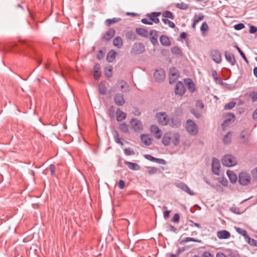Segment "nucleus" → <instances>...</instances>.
Listing matches in <instances>:
<instances>
[{
	"label": "nucleus",
	"instance_id": "nucleus-1",
	"mask_svg": "<svg viewBox=\"0 0 257 257\" xmlns=\"http://www.w3.org/2000/svg\"><path fill=\"white\" fill-rule=\"evenodd\" d=\"M161 15V12H152L150 14H147L146 16L148 17L149 19L143 18L141 20V22L144 24L150 25H152L153 23L158 24L160 22L158 17Z\"/></svg>",
	"mask_w": 257,
	"mask_h": 257
},
{
	"label": "nucleus",
	"instance_id": "nucleus-2",
	"mask_svg": "<svg viewBox=\"0 0 257 257\" xmlns=\"http://www.w3.org/2000/svg\"><path fill=\"white\" fill-rule=\"evenodd\" d=\"M222 163L223 165L230 167L235 166L237 164V160L232 155H225L223 157Z\"/></svg>",
	"mask_w": 257,
	"mask_h": 257
},
{
	"label": "nucleus",
	"instance_id": "nucleus-3",
	"mask_svg": "<svg viewBox=\"0 0 257 257\" xmlns=\"http://www.w3.org/2000/svg\"><path fill=\"white\" fill-rule=\"evenodd\" d=\"M187 131L191 135L195 136L198 132L197 125L191 119H188L186 123Z\"/></svg>",
	"mask_w": 257,
	"mask_h": 257
},
{
	"label": "nucleus",
	"instance_id": "nucleus-4",
	"mask_svg": "<svg viewBox=\"0 0 257 257\" xmlns=\"http://www.w3.org/2000/svg\"><path fill=\"white\" fill-rule=\"evenodd\" d=\"M156 118L159 124L166 125L168 124L170 118L165 112H159L156 114Z\"/></svg>",
	"mask_w": 257,
	"mask_h": 257
},
{
	"label": "nucleus",
	"instance_id": "nucleus-5",
	"mask_svg": "<svg viewBox=\"0 0 257 257\" xmlns=\"http://www.w3.org/2000/svg\"><path fill=\"white\" fill-rule=\"evenodd\" d=\"M250 176L248 173L241 172L239 174L238 181L240 184L246 186L250 183Z\"/></svg>",
	"mask_w": 257,
	"mask_h": 257
},
{
	"label": "nucleus",
	"instance_id": "nucleus-6",
	"mask_svg": "<svg viewBox=\"0 0 257 257\" xmlns=\"http://www.w3.org/2000/svg\"><path fill=\"white\" fill-rule=\"evenodd\" d=\"M130 123L132 128L136 132H140L143 130V126L141 121L137 118L132 119Z\"/></svg>",
	"mask_w": 257,
	"mask_h": 257
},
{
	"label": "nucleus",
	"instance_id": "nucleus-7",
	"mask_svg": "<svg viewBox=\"0 0 257 257\" xmlns=\"http://www.w3.org/2000/svg\"><path fill=\"white\" fill-rule=\"evenodd\" d=\"M210 56L213 60L217 64L221 63L222 57L220 52L218 50H212L210 52Z\"/></svg>",
	"mask_w": 257,
	"mask_h": 257
},
{
	"label": "nucleus",
	"instance_id": "nucleus-8",
	"mask_svg": "<svg viewBox=\"0 0 257 257\" xmlns=\"http://www.w3.org/2000/svg\"><path fill=\"white\" fill-rule=\"evenodd\" d=\"M179 77V72L174 67H172L170 69L169 83L173 84L176 82Z\"/></svg>",
	"mask_w": 257,
	"mask_h": 257
},
{
	"label": "nucleus",
	"instance_id": "nucleus-9",
	"mask_svg": "<svg viewBox=\"0 0 257 257\" xmlns=\"http://www.w3.org/2000/svg\"><path fill=\"white\" fill-rule=\"evenodd\" d=\"M220 165L219 160L213 158L212 162V171L213 174L216 175H218L219 174Z\"/></svg>",
	"mask_w": 257,
	"mask_h": 257
},
{
	"label": "nucleus",
	"instance_id": "nucleus-10",
	"mask_svg": "<svg viewBox=\"0 0 257 257\" xmlns=\"http://www.w3.org/2000/svg\"><path fill=\"white\" fill-rule=\"evenodd\" d=\"M154 76L156 81L162 82L165 77V73L162 69L156 70L154 72Z\"/></svg>",
	"mask_w": 257,
	"mask_h": 257
},
{
	"label": "nucleus",
	"instance_id": "nucleus-11",
	"mask_svg": "<svg viewBox=\"0 0 257 257\" xmlns=\"http://www.w3.org/2000/svg\"><path fill=\"white\" fill-rule=\"evenodd\" d=\"M114 101L117 106H122L125 103V99L122 94L118 93L114 97Z\"/></svg>",
	"mask_w": 257,
	"mask_h": 257
},
{
	"label": "nucleus",
	"instance_id": "nucleus-12",
	"mask_svg": "<svg viewBox=\"0 0 257 257\" xmlns=\"http://www.w3.org/2000/svg\"><path fill=\"white\" fill-rule=\"evenodd\" d=\"M150 130L151 133L157 139H160L162 136L161 130L156 125H152L151 126Z\"/></svg>",
	"mask_w": 257,
	"mask_h": 257
},
{
	"label": "nucleus",
	"instance_id": "nucleus-13",
	"mask_svg": "<svg viewBox=\"0 0 257 257\" xmlns=\"http://www.w3.org/2000/svg\"><path fill=\"white\" fill-rule=\"evenodd\" d=\"M145 51V47L143 44L136 43L133 47L132 49V53L134 54H141Z\"/></svg>",
	"mask_w": 257,
	"mask_h": 257
},
{
	"label": "nucleus",
	"instance_id": "nucleus-14",
	"mask_svg": "<svg viewBox=\"0 0 257 257\" xmlns=\"http://www.w3.org/2000/svg\"><path fill=\"white\" fill-rule=\"evenodd\" d=\"M185 88L181 82H177L175 86V92L176 94L183 95L185 92Z\"/></svg>",
	"mask_w": 257,
	"mask_h": 257
},
{
	"label": "nucleus",
	"instance_id": "nucleus-15",
	"mask_svg": "<svg viewBox=\"0 0 257 257\" xmlns=\"http://www.w3.org/2000/svg\"><path fill=\"white\" fill-rule=\"evenodd\" d=\"M224 56L226 61L232 66L235 65L236 61L234 55L233 54L229 53L227 51H225Z\"/></svg>",
	"mask_w": 257,
	"mask_h": 257
},
{
	"label": "nucleus",
	"instance_id": "nucleus-16",
	"mask_svg": "<svg viewBox=\"0 0 257 257\" xmlns=\"http://www.w3.org/2000/svg\"><path fill=\"white\" fill-rule=\"evenodd\" d=\"M176 187L191 195H193L194 193L188 186L183 182H180L176 184Z\"/></svg>",
	"mask_w": 257,
	"mask_h": 257
},
{
	"label": "nucleus",
	"instance_id": "nucleus-17",
	"mask_svg": "<svg viewBox=\"0 0 257 257\" xmlns=\"http://www.w3.org/2000/svg\"><path fill=\"white\" fill-rule=\"evenodd\" d=\"M115 31L113 28H109L102 37V39L106 41H109L115 35Z\"/></svg>",
	"mask_w": 257,
	"mask_h": 257
},
{
	"label": "nucleus",
	"instance_id": "nucleus-18",
	"mask_svg": "<svg viewBox=\"0 0 257 257\" xmlns=\"http://www.w3.org/2000/svg\"><path fill=\"white\" fill-rule=\"evenodd\" d=\"M162 142L165 146H168L170 145L171 143V132L165 133L162 138Z\"/></svg>",
	"mask_w": 257,
	"mask_h": 257
},
{
	"label": "nucleus",
	"instance_id": "nucleus-19",
	"mask_svg": "<svg viewBox=\"0 0 257 257\" xmlns=\"http://www.w3.org/2000/svg\"><path fill=\"white\" fill-rule=\"evenodd\" d=\"M171 142L175 146H177L180 143V135L179 133H171Z\"/></svg>",
	"mask_w": 257,
	"mask_h": 257
},
{
	"label": "nucleus",
	"instance_id": "nucleus-20",
	"mask_svg": "<svg viewBox=\"0 0 257 257\" xmlns=\"http://www.w3.org/2000/svg\"><path fill=\"white\" fill-rule=\"evenodd\" d=\"M217 236L220 239H227L230 237V233L226 230H222L217 232Z\"/></svg>",
	"mask_w": 257,
	"mask_h": 257
},
{
	"label": "nucleus",
	"instance_id": "nucleus-21",
	"mask_svg": "<svg viewBox=\"0 0 257 257\" xmlns=\"http://www.w3.org/2000/svg\"><path fill=\"white\" fill-rule=\"evenodd\" d=\"M150 41L154 45H155L158 43V32L156 30H153L150 31Z\"/></svg>",
	"mask_w": 257,
	"mask_h": 257
},
{
	"label": "nucleus",
	"instance_id": "nucleus-22",
	"mask_svg": "<svg viewBox=\"0 0 257 257\" xmlns=\"http://www.w3.org/2000/svg\"><path fill=\"white\" fill-rule=\"evenodd\" d=\"M117 85L119 86L122 91L127 92L129 91V86L125 81L122 80H118Z\"/></svg>",
	"mask_w": 257,
	"mask_h": 257
},
{
	"label": "nucleus",
	"instance_id": "nucleus-23",
	"mask_svg": "<svg viewBox=\"0 0 257 257\" xmlns=\"http://www.w3.org/2000/svg\"><path fill=\"white\" fill-rule=\"evenodd\" d=\"M125 37L127 40L134 41L137 39V36L135 32L127 31L125 33Z\"/></svg>",
	"mask_w": 257,
	"mask_h": 257
},
{
	"label": "nucleus",
	"instance_id": "nucleus-24",
	"mask_svg": "<svg viewBox=\"0 0 257 257\" xmlns=\"http://www.w3.org/2000/svg\"><path fill=\"white\" fill-rule=\"evenodd\" d=\"M161 44L164 46H170L171 44V41L168 37L165 35H162L160 38Z\"/></svg>",
	"mask_w": 257,
	"mask_h": 257
},
{
	"label": "nucleus",
	"instance_id": "nucleus-25",
	"mask_svg": "<svg viewBox=\"0 0 257 257\" xmlns=\"http://www.w3.org/2000/svg\"><path fill=\"white\" fill-rule=\"evenodd\" d=\"M94 77L95 80H98L101 76L100 66L96 63L94 66Z\"/></svg>",
	"mask_w": 257,
	"mask_h": 257
},
{
	"label": "nucleus",
	"instance_id": "nucleus-26",
	"mask_svg": "<svg viewBox=\"0 0 257 257\" xmlns=\"http://www.w3.org/2000/svg\"><path fill=\"white\" fill-rule=\"evenodd\" d=\"M116 120L121 121L126 117V114L123 112L119 108H118L116 111Z\"/></svg>",
	"mask_w": 257,
	"mask_h": 257
},
{
	"label": "nucleus",
	"instance_id": "nucleus-27",
	"mask_svg": "<svg viewBox=\"0 0 257 257\" xmlns=\"http://www.w3.org/2000/svg\"><path fill=\"white\" fill-rule=\"evenodd\" d=\"M141 139L143 143L146 146H149L152 144V140L151 138L147 135H142L141 136Z\"/></svg>",
	"mask_w": 257,
	"mask_h": 257
},
{
	"label": "nucleus",
	"instance_id": "nucleus-28",
	"mask_svg": "<svg viewBox=\"0 0 257 257\" xmlns=\"http://www.w3.org/2000/svg\"><path fill=\"white\" fill-rule=\"evenodd\" d=\"M235 115L232 113H228L226 115V118L224 119L222 125H225L229 123H231L234 121Z\"/></svg>",
	"mask_w": 257,
	"mask_h": 257
},
{
	"label": "nucleus",
	"instance_id": "nucleus-29",
	"mask_svg": "<svg viewBox=\"0 0 257 257\" xmlns=\"http://www.w3.org/2000/svg\"><path fill=\"white\" fill-rule=\"evenodd\" d=\"M121 19L120 18H113L112 19H106L105 21V24L106 26L109 27L110 25L118 23L121 21Z\"/></svg>",
	"mask_w": 257,
	"mask_h": 257
},
{
	"label": "nucleus",
	"instance_id": "nucleus-30",
	"mask_svg": "<svg viewBox=\"0 0 257 257\" xmlns=\"http://www.w3.org/2000/svg\"><path fill=\"white\" fill-rule=\"evenodd\" d=\"M136 32L138 35L142 37L146 38L148 37L149 32L146 29L142 28H136Z\"/></svg>",
	"mask_w": 257,
	"mask_h": 257
},
{
	"label": "nucleus",
	"instance_id": "nucleus-31",
	"mask_svg": "<svg viewBox=\"0 0 257 257\" xmlns=\"http://www.w3.org/2000/svg\"><path fill=\"white\" fill-rule=\"evenodd\" d=\"M124 164L127 165L130 169L132 170H139L140 169V166L137 163L125 161Z\"/></svg>",
	"mask_w": 257,
	"mask_h": 257
},
{
	"label": "nucleus",
	"instance_id": "nucleus-32",
	"mask_svg": "<svg viewBox=\"0 0 257 257\" xmlns=\"http://www.w3.org/2000/svg\"><path fill=\"white\" fill-rule=\"evenodd\" d=\"M116 53L114 50H110L106 56V60L108 62H112L116 57Z\"/></svg>",
	"mask_w": 257,
	"mask_h": 257
},
{
	"label": "nucleus",
	"instance_id": "nucleus-33",
	"mask_svg": "<svg viewBox=\"0 0 257 257\" xmlns=\"http://www.w3.org/2000/svg\"><path fill=\"white\" fill-rule=\"evenodd\" d=\"M113 44L118 49L121 48L122 46V40L121 38L119 36L116 37L113 41Z\"/></svg>",
	"mask_w": 257,
	"mask_h": 257
},
{
	"label": "nucleus",
	"instance_id": "nucleus-34",
	"mask_svg": "<svg viewBox=\"0 0 257 257\" xmlns=\"http://www.w3.org/2000/svg\"><path fill=\"white\" fill-rule=\"evenodd\" d=\"M226 173L231 182L235 183L237 181V176L233 171L228 170Z\"/></svg>",
	"mask_w": 257,
	"mask_h": 257
},
{
	"label": "nucleus",
	"instance_id": "nucleus-35",
	"mask_svg": "<svg viewBox=\"0 0 257 257\" xmlns=\"http://www.w3.org/2000/svg\"><path fill=\"white\" fill-rule=\"evenodd\" d=\"M98 91L102 95H106L107 93V88L103 82H100L98 84Z\"/></svg>",
	"mask_w": 257,
	"mask_h": 257
},
{
	"label": "nucleus",
	"instance_id": "nucleus-36",
	"mask_svg": "<svg viewBox=\"0 0 257 257\" xmlns=\"http://www.w3.org/2000/svg\"><path fill=\"white\" fill-rule=\"evenodd\" d=\"M113 67L111 65H108L105 68V75L107 78H110L112 76Z\"/></svg>",
	"mask_w": 257,
	"mask_h": 257
},
{
	"label": "nucleus",
	"instance_id": "nucleus-37",
	"mask_svg": "<svg viewBox=\"0 0 257 257\" xmlns=\"http://www.w3.org/2000/svg\"><path fill=\"white\" fill-rule=\"evenodd\" d=\"M113 136L115 143L120 144L121 146L123 145V143H122L121 139L119 137V134L117 131L115 130L113 132Z\"/></svg>",
	"mask_w": 257,
	"mask_h": 257
},
{
	"label": "nucleus",
	"instance_id": "nucleus-38",
	"mask_svg": "<svg viewBox=\"0 0 257 257\" xmlns=\"http://www.w3.org/2000/svg\"><path fill=\"white\" fill-rule=\"evenodd\" d=\"M119 128L124 133H129V126L125 122L120 123L119 125Z\"/></svg>",
	"mask_w": 257,
	"mask_h": 257
},
{
	"label": "nucleus",
	"instance_id": "nucleus-39",
	"mask_svg": "<svg viewBox=\"0 0 257 257\" xmlns=\"http://www.w3.org/2000/svg\"><path fill=\"white\" fill-rule=\"evenodd\" d=\"M212 76L215 82H218L220 84H222L221 78L218 76L217 71L215 70H212Z\"/></svg>",
	"mask_w": 257,
	"mask_h": 257
},
{
	"label": "nucleus",
	"instance_id": "nucleus-40",
	"mask_svg": "<svg viewBox=\"0 0 257 257\" xmlns=\"http://www.w3.org/2000/svg\"><path fill=\"white\" fill-rule=\"evenodd\" d=\"M162 16L164 18V19H170L172 20L174 19V16L173 13L169 11H165L162 14Z\"/></svg>",
	"mask_w": 257,
	"mask_h": 257
},
{
	"label": "nucleus",
	"instance_id": "nucleus-41",
	"mask_svg": "<svg viewBox=\"0 0 257 257\" xmlns=\"http://www.w3.org/2000/svg\"><path fill=\"white\" fill-rule=\"evenodd\" d=\"M189 241H193L200 243L201 242V240L192 237H187L182 240L181 243H184Z\"/></svg>",
	"mask_w": 257,
	"mask_h": 257
},
{
	"label": "nucleus",
	"instance_id": "nucleus-42",
	"mask_svg": "<svg viewBox=\"0 0 257 257\" xmlns=\"http://www.w3.org/2000/svg\"><path fill=\"white\" fill-rule=\"evenodd\" d=\"M223 141L225 144H229L231 142V134L230 132H228L227 134L223 137Z\"/></svg>",
	"mask_w": 257,
	"mask_h": 257
},
{
	"label": "nucleus",
	"instance_id": "nucleus-43",
	"mask_svg": "<svg viewBox=\"0 0 257 257\" xmlns=\"http://www.w3.org/2000/svg\"><path fill=\"white\" fill-rule=\"evenodd\" d=\"M246 241L250 245L257 246V240L250 238L248 235L245 238Z\"/></svg>",
	"mask_w": 257,
	"mask_h": 257
},
{
	"label": "nucleus",
	"instance_id": "nucleus-44",
	"mask_svg": "<svg viewBox=\"0 0 257 257\" xmlns=\"http://www.w3.org/2000/svg\"><path fill=\"white\" fill-rule=\"evenodd\" d=\"M171 123L172 127H177L180 125V121L177 118H172Z\"/></svg>",
	"mask_w": 257,
	"mask_h": 257
},
{
	"label": "nucleus",
	"instance_id": "nucleus-45",
	"mask_svg": "<svg viewBox=\"0 0 257 257\" xmlns=\"http://www.w3.org/2000/svg\"><path fill=\"white\" fill-rule=\"evenodd\" d=\"M189 5L184 3H177L175 4V7L179 9L185 10L188 8Z\"/></svg>",
	"mask_w": 257,
	"mask_h": 257
},
{
	"label": "nucleus",
	"instance_id": "nucleus-46",
	"mask_svg": "<svg viewBox=\"0 0 257 257\" xmlns=\"http://www.w3.org/2000/svg\"><path fill=\"white\" fill-rule=\"evenodd\" d=\"M236 230L239 234L242 235L244 238H245L246 237H248V235L247 234V231L245 229L238 227L236 229Z\"/></svg>",
	"mask_w": 257,
	"mask_h": 257
},
{
	"label": "nucleus",
	"instance_id": "nucleus-47",
	"mask_svg": "<svg viewBox=\"0 0 257 257\" xmlns=\"http://www.w3.org/2000/svg\"><path fill=\"white\" fill-rule=\"evenodd\" d=\"M235 105H236L235 102L230 101L225 105V106L224 107V109L225 110H228V109H232L235 106Z\"/></svg>",
	"mask_w": 257,
	"mask_h": 257
},
{
	"label": "nucleus",
	"instance_id": "nucleus-48",
	"mask_svg": "<svg viewBox=\"0 0 257 257\" xmlns=\"http://www.w3.org/2000/svg\"><path fill=\"white\" fill-rule=\"evenodd\" d=\"M234 47L237 50L238 52L240 54V56L242 57L243 59L247 63H248V60L245 56L244 53L241 51V50L239 48V47L237 45H235Z\"/></svg>",
	"mask_w": 257,
	"mask_h": 257
},
{
	"label": "nucleus",
	"instance_id": "nucleus-49",
	"mask_svg": "<svg viewBox=\"0 0 257 257\" xmlns=\"http://www.w3.org/2000/svg\"><path fill=\"white\" fill-rule=\"evenodd\" d=\"M188 80L189 81L188 82L187 86L190 91L193 92L195 90V84L190 79H188Z\"/></svg>",
	"mask_w": 257,
	"mask_h": 257
},
{
	"label": "nucleus",
	"instance_id": "nucleus-50",
	"mask_svg": "<svg viewBox=\"0 0 257 257\" xmlns=\"http://www.w3.org/2000/svg\"><path fill=\"white\" fill-rule=\"evenodd\" d=\"M162 21L165 24L168 25L169 27L171 28H174L175 27V24L174 23L170 21L168 19H163Z\"/></svg>",
	"mask_w": 257,
	"mask_h": 257
},
{
	"label": "nucleus",
	"instance_id": "nucleus-51",
	"mask_svg": "<svg viewBox=\"0 0 257 257\" xmlns=\"http://www.w3.org/2000/svg\"><path fill=\"white\" fill-rule=\"evenodd\" d=\"M171 51L173 54L180 55L182 54V51L179 47L177 46L173 47L171 49Z\"/></svg>",
	"mask_w": 257,
	"mask_h": 257
},
{
	"label": "nucleus",
	"instance_id": "nucleus-52",
	"mask_svg": "<svg viewBox=\"0 0 257 257\" xmlns=\"http://www.w3.org/2000/svg\"><path fill=\"white\" fill-rule=\"evenodd\" d=\"M124 153L126 156L134 155V151L130 148H125L124 150Z\"/></svg>",
	"mask_w": 257,
	"mask_h": 257
},
{
	"label": "nucleus",
	"instance_id": "nucleus-53",
	"mask_svg": "<svg viewBox=\"0 0 257 257\" xmlns=\"http://www.w3.org/2000/svg\"><path fill=\"white\" fill-rule=\"evenodd\" d=\"M246 131H242L240 134V139L242 140V142L243 144H247V142H248V141L247 140H245L244 139L245 138V136L246 135Z\"/></svg>",
	"mask_w": 257,
	"mask_h": 257
},
{
	"label": "nucleus",
	"instance_id": "nucleus-54",
	"mask_svg": "<svg viewBox=\"0 0 257 257\" xmlns=\"http://www.w3.org/2000/svg\"><path fill=\"white\" fill-rule=\"evenodd\" d=\"M180 215L178 213H175L172 217L171 220L174 223H178L179 222Z\"/></svg>",
	"mask_w": 257,
	"mask_h": 257
},
{
	"label": "nucleus",
	"instance_id": "nucleus-55",
	"mask_svg": "<svg viewBox=\"0 0 257 257\" xmlns=\"http://www.w3.org/2000/svg\"><path fill=\"white\" fill-rule=\"evenodd\" d=\"M249 96L251 97L252 102H255L257 101V92L253 91L251 92Z\"/></svg>",
	"mask_w": 257,
	"mask_h": 257
},
{
	"label": "nucleus",
	"instance_id": "nucleus-56",
	"mask_svg": "<svg viewBox=\"0 0 257 257\" xmlns=\"http://www.w3.org/2000/svg\"><path fill=\"white\" fill-rule=\"evenodd\" d=\"M201 30L203 32H206L208 29V26L206 22H203L201 26Z\"/></svg>",
	"mask_w": 257,
	"mask_h": 257
},
{
	"label": "nucleus",
	"instance_id": "nucleus-57",
	"mask_svg": "<svg viewBox=\"0 0 257 257\" xmlns=\"http://www.w3.org/2000/svg\"><path fill=\"white\" fill-rule=\"evenodd\" d=\"M234 28L236 30H240L244 28V25L242 23H239L235 25Z\"/></svg>",
	"mask_w": 257,
	"mask_h": 257
},
{
	"label": "nucleus",
	"instance_id": "nucleus-58",
	"mask_svg": "<svg viewBox=\"0 0 257 257\" xmlns=\"http://www.w3.org/2000/svg\"><path fill=\"white\" fill-rule=\"evenodd\" d=\"M203 18V16H197L195 15L194 17L193 21L195 22V23H198L200 21L202 20Z\"/></svg>",
	"mask_w": 257,
	"mask_h": 257
},
{
	"label": "nucleus",
	"instance_id": "nucleus-59",
	"mask_svg": "<svg viewBox=\"0 0 257 257\" xmlns=\"http://www.w3.org/2000/svg\"><path fill=\"white\" fill-rule=\"evenodd\" d=\"M158 169L155 167H152L148 170V174L150 175L155 174L157 173Z\"/></svg>",
	"mask_w": 257,
	"mask_h": 257
},
{
	"label": "nucleus",
	"instance_id": "nucleus-60",
	"mask_svg": "<svg viewBox=\"0 0 257 257\" xmlns=\"http://www.w3.org/2000/svg\"><path fill=\"white\" fill-rule=\"evenodd\" d=\"M191 112L197 118H199L200 116H201V114L200 113L197 111V110H196L195 109H192L191 110Z\"/></svg>",
	"mask_w": 257,
	"mask_h": 257
},
{
	"label": "nucleus",
	"instance_id": "nucleus-61",
	"mask_svg": "<svg viewBox=\"0 0 257 257\" xmlns=\"http://www.w3.org/2000/svg\"><path fill=\"white\" fill-rule=\"evenodd\" d=\"M118 186L120 189H123L125 187V182L122 180H119L118 183Z\"/></svg>",
	"mask_w": 257,
	"mask_h": 257
},
{
	"label": "nucleus",
	"instance_id": "nucleus-62",
	"mask_svg": "<svg viewBox=\"0 0 257 257\" xmlns=\"http://www.w3.org/2000/svg\"><path fill=\"white\" fill-rule=\"evenodd\" d=\"M56 167L53 164L50 165V170L52 176H54L55 173Z\"/></svg>",
	"mask_w": 257,
	"mask_h": 257
},
{
	"label": "nucleus",
	"instance_id": "nucleus-63",
	"mask_svg": "<svg viewBox=\"0 0 257 257\" xmlns=\"http://www.w3.org/2000/svg\"><path fill=\"white\" fill-rule=\"evenodd\" d=\"M257 31V28L254 26H251L249 27V32L250 34H254Z\"/></svg>",
	"mask_w": 257,
	"mask_h": 257
},
{
	"label": "nucleus",
	"instance_id": "nucleus-64",
	"mask_svg": "<svg viewBox=\"0 0 257 257\" xmlns=\"http://www.w3.org/2000/svg\"><path fill=\"white\" fill-rule=\"evenodd\" d=\"M202 257H214L213 255L209 251H204L202 254Z\"/></svg>",
	"mask_w": 257,
	"mask_h": 257
}]
</instances>
